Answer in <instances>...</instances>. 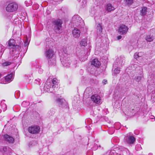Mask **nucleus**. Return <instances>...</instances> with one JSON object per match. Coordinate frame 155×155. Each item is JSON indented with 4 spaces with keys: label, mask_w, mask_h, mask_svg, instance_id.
Instances as JSON below:
<instances>
[{
    "label": "nucleus",
    "mask_w": 155,
    "mask_h": 155,
    "mask_svg": "<svg viewBox=\"0 0 155 155\" xmlns=\"http://www.w3.org/2000/svg\"><path fill=\"white\" fill-rule=\"evenodd\" d=\"M62 23V20L59 19L56 20L53 22L54 29L56 33H59L61 32Z\"/></svg>",
    "instance_id": "1"
},
{
    "label": "nucleus",
    "mask_w": 155,
    "mask_h": 155,
    "mask_svg": "<svg viewBox=\"0 0 155 155\" xmlns=\"http://www.w3.org/2000/svg\"><path fill=\"white\" fill-rule=\"evenodd\" d=\"M18 8V5L14 3H11L7 6L6 8L7 11L12 12L16 11Z\"/></svg>",
    "instance_id": "2"
},
{
    "label": "nucleus",
    "mask_w": 155,
    "mask_h": 155,
    "mask_svg": "<svg viewBox=\"0 0 155 155\" xmlns=\"http://www.w3.org/2000/svg\"><path fill=\"white\" fill-rule=\"evenodd\" d=\"M51 86L50 82L47 81L44 87V91L45 92L54 93L55 92V89L53 88Z\"/></svg>",
    "instance_id": "3"
},
{
    "label": "nucleus",
    "mask_w": 155,
    "mask_h": 155,
    "mask_svg": "<svg viewBox=\"0 0 155 155\" xmlns=\"http://www.w3.org/2000/svg\"><path fill=\"white\" fill-rule=\"evenodd\" d=\"M45 56L48 59L51 61V59L53 58V60L55 61V56L53 50L51 48L49 49L46 52Z\"/></svg>",
    "instance_id": "4"
},
{
    "label": "nucleus",
    "mask_w": 155,
    "mask_h": 155,
    "mask_svg": "<svg viewBox=\"0 0 155 155\" xmlns=\"http://www.w3.org/2000/svg\"><path fill=\"white\" fill-rule=\"evenodd\" d=\"M40 127L37 126H34L30 127H28V132L32 134H37L39 133L40 131Z\"/></svg>",
    "instance_id": "5"
},
{
    "label": "nucleus",
    "mask_w": 155,
    "mask_h": 155,
    "mask_svg": "<svg viewBox=\"0 0 155 155\" xmlns=\"http://www.w3.org/2000/svg\"><path fill=\"white\" fill-rule=\"evenodd\" d=\"M92 101L96 104H100L102 103L100 96L98 94L93 95L91 97Z\"/></svg>",
    "instance_id": "6"
},
{
    "label": "nucleus",
    "mask_w": 155,
    "mask_h": 155,
    "mask_svg": "<svg viewBox=\"0 0 155 155\" xmlns=\"http://www.w3.org/2000/svg\"><path fill=\"white\" fill-rule=\"evenodd\" d=\"M72 19L73 21H74V23L77 25V26H81L84 24L82 19L78 15L74 16Z\"/></svg>",
    "instance_id": "7"
},
{
    "label": "nucleus",
    "mask_w": 155,
    "mask_h": 155,
    "mask_svg": "<svg viewBox=\"0 0 155 155\" xmlns=\"http://www.w3.org/2000/svg\"><path fill=\"white\" fill-rule=\"evenodd\" d=\"M125 59L124 57H120L117 58L116 60L114 65H117L119 66H122L124 64Z\"/></svg>",
    "instance_id": "8"
},
{
    "label": "nucleus",
    "mask_w": 155,
    "mask_h": 155,
    "mask_svg": "<svg viewBox=\"0 0 155 155\" xmlns=\"http://www.w3.org/2000/svg\"><path fill=\"white\" fill-rule=\"evenodd\" d=\"M128 27L124 25H122L119 27L118 32L121 35L126 34L128 30Z\"/></svg>",
    "instance_id": "9"
},
{
    "label": "nucleus",
    "mask_w": 155,
    "mask_h": 155,
    "mask_svg": "<svg viewBox=\"0 0 155 155\" xmlns=\"http://www.w3.org/2000/svg\"><path fill=\"white\" fill-rule=\"evenodd\" d=\"M125 141L127 143L129 144L133 143L135 141L134 137L130 135H128V134L124 138Z\"/></svg>",
    "instance_id": "10"
},
{
    "label": "nucleus",
    "mask_w": 155,
    "mask_h": 155,
    "mask_svg": "<svg viewBox=\"0 0 155 155\" xmlns=\"http://www.w3.org/2000/svg\"><path fill=\"white\" fill-rule=\"evenodd\" d=\"M61 62L64 66L68 67L71 63V61L69 58H67L66 59L65 58L63 60L61 61Z\"/></svg>",
    "instance_id": "11"
},
{
    "label": "nucleus",
    "mask_w": 155,
    "mask_h": 155,
    "mask_svg": "<svg viewBox=\"0 0 155 155\" xmlns=\"http://www.w3.org/2000/svg\"><path fill=\"white\" fill-rule=\"evenodd\" d=\"M58 81L56 78H53L52 81V83L51 85L52 87L54 89H55V91L58 90Z\"/></svg>",
    "instance_id": "12"
},
{
    "label": "nucleus",
    "mask_w": 155,
    "mask_h": 155,
    "mask_svg": "<svg viewBox=\"0 0 155 155\" xmlns=\"http://www.w3.org/2000/svg\"><path fill=\"white\" fill-rule=\"evenodd\" d=\"M80 31L77 28H74L72 31V35L75 38H79L80 35Z\"/></svg>",
    "instance_id": "13"
},
{
    "label": "nucleus",
    "mask_w": 155,
    "mask_h": 155,
    "mask_svg": "<svg viewBox=\"0 0 155 155\" xmlns=\"http://www.w3.org/2000/svg\"><path fill=\"white\" fill-rule=\"evenodd\" d=\"M105 9L106 11L110 12L114 11L115 9V8L111 4H108L105 6Z\"/></svg>",
    "instance_id": "14"
},
{
    "label": "nucleus",
    "mask_w": 155,
    "mask_h": 155,
    "mask_svg": "<svg viewBox=\"0 0 155 155\" xmlns=\"http://www.w3.org/2000/svg\"><path fill=\"white\" fill-rule=\"evenodd\" d=\"M91 64L96 67L98 68L100 65L101 63L98 59L95 58L91 61Z\"/></svg>",
    "instance_id": "15"
},
{
    "label": "nucleus",
    "mask_w": 155,
    "mask_h": 155,
    "mask_svg": "<svg viewBox=\"0 0 155 155\" xmlns=\"http://www.w3.org/2000/svg\"><path fill=\"white\" fill-rule=\"evenodd\" d=\"M4 138L7 141L10 143H13L14 141V138L12 137H10L7 134L5 135L4 136Z\"/></svg>",
    "instance_id": "16"
},
{
    "label": "nucleus",
    "mask_w": 155,
    "mask_h": 155,
    "mask_svg": "<svg viewBox=\"0 0 155 155\" xmlns=\"http://www.w3.org/2000/svg\"><path fill=\"white\" fill-rule=\"evenodd\" d=\"M141 8L140 11V15L141 16L145 15L147 12V8L145 7H142Z\"/></svg>",
    "instance_id": "17"
},
{
    "label": "nucleus",
    "mask_w": 155,
    "mask_h": 155,
    "mask_svg": "<svg viewBox=\"0 0 155 155\" xmlns=\"http://www.w3.org/2000/svg\"><path fill=\"white\" fill-rule=\"evenodd\" d=\"M13 74H11L8 75L5 78V82L6 83L10 82L12 80Z\"/></svg>",
    "instance_id": "18"
},
{
    "label": "nucleus",
    "mask_w": 155,
    "mask_h": 155,
    "mask_svg": "<svg viewBox=\"0 0 155 155\" xmlns=\"http://www.w3.org/2000/svg\"><path fill=\"white\" fill-rule=\"evenodd\" d=\"M57 103L60 106H62L63 104L64 103L65 100L63 99L58 98L57 99Z\"/></svg>",
    "instance_id": "19"
},
{
    "label": "nucleus",
    "mask_w": 155,
    "mask_h": 155,
    "mask_svg": "<svg viewBox=\"0 0 155 155\" xmlns=\"http://www.w3.org/2000/svg\"><path fill=\"white\" fill-rule=\"evenodd\" d=\"M145 39L147 41L151 42L153 40L154 38L152 35H146Z\"/></svg>",
    "instance_id": "20"
},
{
    "label": "nucleus",
    "mask_w": 155,
    "mask_h": 155,
    "mask_svg": "<svg viewBox=\"0 0 155 155\" xmlns=\"http://www.w3.org/2000/svg\"><path fill=\"white\" fill-rule=\"evenodd\" d=\"M143 54V53L142 52L138 53L136 52L134 54V58L137 59V58L142 56Z\"/></svg>",
    "instance_id": "21"
},
{
    "label": "nucleus",
    "mask_w": 155,
    "mask_h": 155,
    "mask_svg": "<svg viewBox=\"0 0 155 155\" xmlns=\"http://www.w3.org/2000/svg\"><path fill=\"white\" fill-rule=\"evenodd\" d=\"M80 45L81 46H85L87 45L86 39H82L81 41Z\"/></svg>",
    "instance_id": "22"
},
{
    "label": "nucleus",
    "mask_w": 155,
    "mask_h": 155,
    "mask_svg": "<svg viewBox=\"0 0 155 155\" xmlns=\"http://www.w3.org/2000/svg\"><path fill=\"white\" fill-rule=\"evenodd\" d=\"M97 32H98L101 33L102 32V28L100 24H97Z\"/></svg>",
    "instance_id": "23"
},
{
    "label": "nucleus",
    "mask_w": 155,
    "mask_h": 155,
    "mask_svg": "<svg viewBox=\"0 0 155 155\" xmlns=\"http://www.w3.org/2000/svg\"><path fill=\"white\" fill-rule=\"evenodd\" d=\"M15 44V41L13 39H10L8 42V45L10 46H14Z\"/></svg>",
    "instance_id": "24"
},
{
    "label": "nucleus",
    "mask_w": 155,
    "mask_h": 155,
    "mask_svg": "<svg viewBox=\"0 0 155 155\" xmlns=\"http://www.w3.org/2000/svg\"><path fill=\"white\" fill-rule=\"evenodd\" d=\"M110 155H120L116 152V150L112 149L109 152Z\"/></svg>",
    "instance_id": "25"
},
{
    "label": "nucleus",
    "mask_w": 155,
    "mask_h": 155,
    "mask_svg": "<svg viewBox=\"0 0 155 155\" xmlns=\"http://www.w3.org/2000/svg\"><path fill=\"white\" fill-rule=\"evenodd\" d=\"M125 3L127 5H130L133 3L134 0H124Z\"/></svg>",
    "instance_id": "26"
},
{
    "label": "nucleus",
    "mask_w": 155,
    "mask_h": 155,
    "mask_svg": "<svg viewBox=\"0 0 155 155\" xmlns=\"http://www.w3.org/2000/svg\"><path fill=\"white\" fill-rule=\"evenodd\" d=\"M120 68L117 67V68L115 69L114 71V74H119L120 72Z\"/></svg>",
    "instance_id": "27"
},
{
    "label": "nucleus",
    "mask_w": 155,
    "mask_h": 155,
    "mask_svg": "<svg viewBox=\"0 0 155 155\" xmlns=\"http://www.w3.org/2000/svg\"><path fill=\"white\" fill-rule=\"evenodd\" d=\"M11 64V63L8 61L5 62L2 64V66L3 67L6 66L10 65Z\"/></svg>",
    "instance_id": "28"
},
{
    "label": "nucleus",
    "mask_w": 155,
    "mask_h": 155,
    "mask_svg": "<svg viewBox=\"0 0 155 155\" xmlns=\"http://www.w3.org/2000/svg\"><path fill=\"white\" fill-rule=\"evenodd\" d=\"M142 77L141 76H137L135 78L136 81L139 82L141 80Z\"/></svg>",
    "instance_id": "29"
},
{
    "label": "nucleus",
    "mask_w": 155,
    "mask_h": 155,
    "mask_svg": "<svg viewBox=\"0 0 155 155\" xmlns=\"http://www.w3.org/2000/svg\"><path fill=\"white\" fill-rule=\"evenodd\" d=\"M53 110H50V111L48 112L49 114L50 115H51L52 114H54V112L53 111Z\"/></svg>",
    "instance_id": "30"
},
{
    "label": "nucleus",
    "mask_w": 155,
    "mask_h": 155,
    "mask_svg": "<svg viewBox=\"0 0 155 155\" xmlns=\"http://www.w3.org/2000/svg\"><path fill=\"white\" fill-rule=\"evenodd\" d=\"M63 52H64V53L67 54V48H64L63 49Z\"/></svg>",
    "instance_id": "31"
},
{
    "label": "nucleus",
    "mask_w": 155,
    "mask_h": 155,
    "mask_svg": "<svg viewBox=\"0 0 155 155\" xmlns=\"http://www.w3.org/2000/svg\"><path fill=\"white\" fill-rule=\"evenodd\" d=\"M102 83L104 84H105L107 83V81L106 80L104 79Z\"/></svg>",
    "instance_id": "32"
},
{
    "label": "nucleus",
    "mask_w": 155,
    "mask_h": 155,
    "mask_svg": "<svg viewBox=\"0 0 155 155\" xmlns=\"http://www.w3.org/2000/svg\"><path fill=\"white\" fill-rule=\"evenodd\" d=\"M150 117V118L151 119L153 120L152 121H154L155 120V117H154L153 116L151 115Z\"/></svg>",
    "instance_id": "33"
},
{
    "label": "nucleus",
    "mask_w": 155,
    "mask_h": 155,
    "mask_svg": "<svg viewBox=\"0 0 155 155\" xmlns=\"http://www.w3.org/2000/svg\"><path fill=\"white\" fill-rule=\"evenodd\" d=\"M3 109L4 110H5L6 109L7 107L5 104H4L3 107Z\"/></svg>",
    "instance_id": "34"
},
{
    "label": "nucleus",
    "mask_w": 155,
    "mask_h": 155,
    "mask_svg": "<svg viewBox=\"0 0 155 155\" xmlns=\"http://www.w3.org/2000/svg\"><path fill=\"white\" fill-rule=\"evenodd\" d=\"M122 38V37L121 35H119L117 37V39L118 40L121 39Z\"/></svg>",
    "instance_id": "35"
},
{
    "label": "nucleus",
    "mask_w": 155,
    "mask_h": 155,
    "mask_svg": "<svg viewBox=\"0 0 155 155\" xmlns=\"http://www.w3.org/2000/svg\"><path fill=\"white\" fill-rule=\"evenodd\" d=\"M0 47L1 48L2 50L4 49V47L2 45H0Z\"/></svg>",
    "instance_id": "36"
},
{
    "label": "nucleus",
    "mask_w": 155,
    "mask_h": 155,
    "mask_svg": "<svg viewBox=\"0 0 155 155\" xmlns=\"http://www.w3.org/2000/svg\"><path fill=\"white\" fill-rule=\"evenodd\" d=\"M43 70L41 69H39V73H41Z\"/></svg>",
    "instance_id": "37"
},
{
    "label": "nucleus",
    "mask_w": 155,
    "mask_h": 155,
    "mask_svg": "<svg viewBox=\"0 0 155 155\" xmlns=\"http://www.w3.org/2000/svg\"><path fill=\"white\" fill-rule=\"evenodd\" d=\"M38 82H36V84H39V82H40V80L39 79H38Z\"/></svg>",
    "instance_id": "38"
},
{
    "label": "nucleus",
    "mask_w": 155,
    "mask_h": 155,
    "mask_svg": "<svg viewBox=\"0 0 155 155\" xmlns=\"http://www.w3.org/2000/svg\"><path fill=\"white\" fill-rule=\"evenodd\" d=\"M28 42H25V46L27 45H28Z\"/></svg>",
    "instance_id": "39"
},
{
    "label": "nucleus",
    "mask_w": 155,
    "mask_h": 155,
    "mask_svg": "<svg viewBox=\"0 0 155 155\" xmlns=\"http://www.w3.org/2000/svg\"><path fill=\"white\" fill-rule=\"evenodd\" d=\"M125 150H125H125H124V151H122V153H123H123H125V151H126V149H125Z\"/></svg>",
    "instance_id": "40"
},
{
    "label": "nucleus",
    "mask_w": 155,
    "mask_h": 155,
    "mask_svg": "<svg viewBox=\"0 0 155 155\" xmlns=\"http://www.w3.org/2000/svg\"><path fill=\"white\" fill-rule=\"evenodd\" d=\"M148 155H152V154L151 153H150L148 154Z\"/></svg>",
    "instance_id": "41"
},
{
    "label": "nucleus",
    "mask_w": 155,
    "mask_h": 155,
    "mask_svg": "<svg viewBox=\"0 0 155 155\" xmlns=\"http://www.w3.org/2000/svg\"><path fill=\"white\" fill-rule=\"evenodd\" d=\"M25 102H23L22 103V104H23Z\"/></svg>",
    "instance_id": "42"
},
{
    "label": "nucleus",
    "mask_w": 155,
    "mask_h": 155,
    "mask_svg": "<svg viewBox=\"0 0 155 155\" xmlns=\"http://www.w3.org/2000/svg\"><path fill=\"white\" fill-rule=\"evenodd\" d=\"M1 75L2 74H0V77L1 76Z\"/></svg>",
    "instance_id": "43"
}]
</instances>
